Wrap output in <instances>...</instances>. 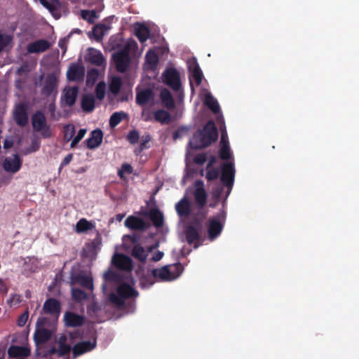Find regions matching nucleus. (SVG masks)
I'll return each mask as SVG.
<instances>
[{
	"label": "nucleus",
	"instance_id": "30",
	"mask_svg": "<svg viewBox=\"0 0 359 359\" xmlns=\"http://www.w3.org/2000/svg\"><path fill=\"white\" fill-rule=\"evenodd\" d=\"M135 34L140 43H144L149 37L150 30L144 24H137L135 27Z\"/></svg>",
	"mask_w": 359,
	"mask_h": 359
},
{
	"label": "nucleus",
	"instance_id": "31",
	"mask_svg": "<svg viewBox=\"0 0 359 359\" xmlns=\"http://www.w3.org/2000/svg\"><path fill=\"white\" fill-rule=\"evenodd\" d=\"M95 97L92 94H85L81 98V108L86 112H91L95 107Z\"/></svg>",
	"mask_w": 359,
	"mask_h": 359
},
{
	"label": "nucleus",
	"instance_id": "47",
	"mask_svg": "<svg viewBox=\"0 0 359 359\" xmlns=\"http://www.w3.org/2000/svg\"><path fill=\"white\" fill-rule=\"evenodd\" d=\"M99 77V71L97 69H91L87 73L86 83L88 85H93Z\"/></svg>",
	"mask_w": 359,
	"mask_h": 359
},
{
	"label": "nucleus",
	"instance_id": "33",
	"mask_svg": "<svg viewBox=\"0 0 359 359\" xmlns=\"http://www.w3.org/2000/svg\"><path fill=\"white\" fill-rule=\"evenodd\" d=\"M155 121L161 124H169L173 121L172 116L165 110L158 109L153 113Z\"/></svg>",
	"mask_w": 359,
	"mask_h": 359
},
{
	"label": "nucleus",
	"instance_id": "27",
	"mask_svg": "<svg viewBox=\"0 0 359 359\" xmlns=\"http://www.w3.org/2000/svg\"><path fill=\"white\" fill-rule=\"evenodd\" d=\"M153 95V91L150 88L137 90L136 103L140 106H144L152 99Z\"/></svg>",
	"mask_w": 359,
	"mask_h": 359
},
{
	"label": "nucleus",
	"instance_id": "45",
	"mask_svg": "<svg viewBox=\"0 0 359 359\" xmlns=\"http://www.w3.org/2000/svg\"><path fill=\"white\" fill-rule=\"evenodd\" d=\"M146 61L152 67H156L158 63V57L157 54L154 51L149 50L146 53Z\"/></svg>",
	"mask_w": 359,
	"mask_h": 359
},
{
	"label": "nucleus",
	"instance_id": "54",
	"mask_svg": "<svg viewBox=\"0 0 359 359\" xmlns=\"http://www.w3.org/2000/svg\"><path fill=\"white\" fill-rule=\"evenodd\" d=\"M29 318V311L26 310L23 313H22L18 318V325L20 327H23Z\"/></svg>",
	"mask_w": 359,
	"mask_h": 359
},
{
	"label": "nucleus",
	"instance_id": "43",
	"mask_svg": "<svg viewBox=\"0 0 359 359\" xmlns=\"http://www.w3.org/2000/svg\"><path fill=\"white\" fill-rule=\"evenodd\" d=\"M72 296L73 299L76 302H81L88 297L87 294L79 288H72Z\"/></svg>",
	"mask_w": 359,
	"mask_h": 359
},
{
	"label": "nucleus",
	"instance_id": "11",
	"mask_svg": "<svg viewBox=\"0 0 359 359\" xmlns=\"http://www.w3.org/2000/svg\"><path fill=\"white\" fill-rule=\"evenodd\" d=\"M124 224L131 230L141 231H144L151 226V224L146 222L143 219L133 215L128 216L125 220Z\"/></svg>",
	"mask_w": 359,
	"mask_h": 359
},
{
	"label": "nucleus",
	"instance_id": "26",
	"mask_svg": "<svg viewBox=\"0 0 359 359\" xmlns=\"http://www.w3.org/2000/svg\"><path fill=\"white\" fill-rule=\"evenodd\" d=\"M175 210L180 217H187L191 214V204L186 196L176 203Z\"/></svg>",
	"mask_w": 359,
	"mask_h": 359
},
{
	"label": "nucleus",
	"instance_id": "2",
	"mask_svg": "<svg viewBox=\"0 0 359 359\" xmlns=\"http://www.w3.org/2000/svg\"><path fill=\"white\" fill-rule=\"evenodd\" d=\"M226 212L222 209L216 215L210 217L205 223L207 229L208 238L215 241L222 233L225 224Z\"/></svg>",
	"mask_w": 359,
	"mask_h": 359
},
{
	"label": "nucleus",
	"instance_id": "24",
	"mask_svg": "<svg viewBox=\"0 0 359 359\" xmlns=\"http://www.w3.org/2000/svg\"><path fill=\"white\" fill-rule=\"evenodd\" d=\"M50 48V43L45 39H39L30 43L27 46V50L29 53H37L46 51Z\"/></svg>",
	"mask_w": 359,
	"mask_h": 359
},
{
	"label": "nucleus",
	"instance_id": "59",
	"mask_svg": "<svg viewBox=\"0 0 359 359\" xmlns=\"http://www.w3.org/2000/svg\"><path fill=\"white\" fill-rule=\"evenodd\" d=\"M142 116L144 121H150L152 120V116H154V115L149 111H146L143 110L142 112Z\"/></svg>",
	"mask_w": 359,
	"mask_h": 359
},
{
	"label": "nucleus",
	"instance_id": "25",
	"mask_svg": "<svg viewBox=\"0 0 359 359\" xmlns=\"http://www.w3.org/2000/svg\"><path fill=\"white\" fill-rule=\"evenodd\" d=\"M8 354L11 358L27 357L31 354L30 349L25 346L12 345L8 349Z\"/></svg>",
	"mask_w": 359,
	"mask_h": 359
},
{
	"label": "nucleus",
	"instance_id": "61",
	"mask_svg": "<svg viewBox=\"0 0 359 359\" xmlns=\"http://www.w3.org/2000/svg\"><path fill=\"white\" fill-rule=\"evenodd\" d=\"M55 109H56V107H55V102H52L51 103H50L48 104V110L51 114L52 117L55 116Z\"/></svg>",
	"mask_w": 359,
	"mask_h": 359
},
{
	"label": "nucleus",
	"instance_id": "34",
	"mask_svg": "<svg viewBox=\"0 0 359 359\" xmlns=\"http://www.w3.org/2000/svg\"><path fill=\"white\" fill-rule=\"evenodd\" d=\"M160 97L162 102L163 105L168 109H171L175 107V101L170 93V92L167 89H163L161 90L160 94Z\"/></svg>",
	"mask_w": 359,
	"mask_h": 359
},
{
	"label": "nucleus",
	"instance_id": "57",
	"mask_svg": "<svg viewBox=\"0 0 359 359\" xmlns=\"http://www.w3.org/2000/svg\"><path fill=\"white\" fill-rule=\"evenodd\" d=\"M207 160L206 155L205 154H200L194 157V162L198 165H203Z\"/></svg>",
	"mask_w": 359,
	"mask_h": 359
},
{
	"label": "nucleus",
	"instance_id": "41",
	"mask_svg": "<svg viewBox=\"0 0 359 359\" xmlns=\"http://www.w3.org/2000/svg\"><path fill=\"white\" fill-rule=\"evenodd\" d=\"M96 98L99 100H102L105 97L106 93V84L104 81H100L95 89Z\"/></svg>",
	"mask_w": 359,
	"mask_h": 359
},
{
	"label": "nucleus",
	"instance_id": "44",
	"mask_svg": "<svg viewBox=\"0 0 359 359\" xmlns=\"http://www.w3.org/2000/svg\"><path fill=\"white\" fill-rule=\"evenodd\" d=\"M168 266H169V268L170 269V272H171V276H172L171 278H172L173 280L178 278L181 275V273H182V271L184 270V267H183L182 264L180 262L172 264V265H168Z\"/></svg>",
	"mask_w": 359,
	"mask_h": 359
},
{
	"label": "nucleus",
	"instance_id": "13",
	"mask_svg": "<svg viewBox=\"0 0 359 359\" xmlns=\"http://www.w3.org/2000/svg\"><path fill=\"white\" fill-rule=\"evenodd\" d=\"M194 199L199 208H203L207 202V193L203 187V182L201 180H196L195 182V191L194 192Z\"/></svg>",
	"mask_w": 359,
	"mask_h": 359
},
{
	"label": "nucleus",
	"instance_id": "60",
	"mask_svg": "<svg viewBox=\"0 0 359 359\" xmlns=\"http://www.w3.org/2000/svg\"><path fill=\"white\" fill-rule=\"evenodd\" d=\"M163 257V252H161V251H157L156 252H155L153 255L151 260L154 262H158V261L161 260Z\"/></svg>",
	"mask_w": 359,
	"mask_h": 359
},
{
	"label": "nucleus",
	"instance_id": "29",
	"mask_svg": "<svg viewBox=\"0 0 359 359\" xmlns=\"http://www.w3.org/2000/svg\"><path fill=\"white\" fill-rule=\"evenodd\" d=\"M87 60L97 66H102L103 63H104L105 60L100 50H95L94 48H89V52L87 55Z\"/></svg>",
	"mask_w": 359,
	"mask_h": 359
},
{
	"label": "nucleus",
	"instance_id": "62",
	"mask_svg": "<svg viewBox=\"0 0 359 359\" xmlns=\"http://www.w3.org/2000/svg\"><path fill=\"white\" fill-rule=\"evenodd\" d=\"M28 72H29L28 66L27 65H22L18 69L17 74H22V73H27Z\"/></svg>",
	"mask_w": 359,
	"mask_h": 359
},
{
	"label": "nucleus",
	"instance_id": "16",
	"mask_svg": "<svg viewBox=\"0 0 359 359\" xmlns=\"http://www.w3.org/2000/svg\"><path fill=\"white\" fill-rule=\"evenodd\" d=\"M64 321L67 327H76L84 324L85 318L74 312L67 311L64 315Z\"/></svg>",
	"mask_w": 359,
	"mask_h": 359
},
{
	"label": "nucleus",
	"instance_id": "4",
	"mask_svg": "<svg viewBox=\"0 0 359 359\" xmlns=\"http://www.w3.org/2000/svg\"><path fill=\"white\" fill-rule=\"evenodd\" d=\"M130 49V43L127 42L120 50L113 53L112 59L117 72L125 73L128 70L131 62Z\"/></svg>",
	"mask_w": 359,
	"mask_h": 359
},
{
	"label": "nucleus",
	"instance_id": "48",
	"mask_svg": "<svg viewBox=\"0 0 359 359\" xmlns=\"http://www.w3.org/2000/svg\"><path fill=\"white\" fill-rule=\"evenodd\" d=\"M133 167L128 164V163H123L122 164L121 168L118 170V175L121 180H125V173H127L128 175L133 173Z\"/></svg>",
	"mask_w": 359,
	"mask_h": 359
},
{
	"label": "nucleus",
	"instance_id": "40",
	"mask_svg": "<svg viewBox=\"0 0 359 359\" xmlns=\"http://www.w3.org/2000/svg\"><path fill=\"white\" fill-rule=\"evenodd\" d=\"M76 281L83 287L92 290L93 289V279L87 276L79 275L76 278Z\"/></svg>",
	"mask_w": 359,
	"mask_h": 359
},
{
	"label": "nucleus",
	"instance_id": "9",
	"mask_svg": "<svg viewBox=\"0 0 359 359\" xmlns=\"http://www.w3.org/2000/svg\"><path fill=\"white\" fill-rule=\"evenodd\" d=\"M28 107L25 103L18 104L13 111V118L16 124L24 127L28 123Z\"/></svg>",
	"mask_w": 359,
	"mask_h": 359
},
{
	"label": "nucleus",
	"instance_id": "35",
	"mask_svg": "<svg viewBox=\"0 0 359 359\" xmlns=\"http://www.w3.org/2000/svg\"><path fill=\"white\" fill-rule=\"evenodd\" d=\"M132 256L138 259L140 262L144 263L147 260V254L144 248L138 244L133 248Z\"/></svg>",
	"mask_w": 359,
	"mask_h": 359
},
{
	"label": "nucleus",
	"instance_id": "7",
	"mask_svg": "<svg viewBox=\"0 0 359 359\" xmlns=\"http://www.w3.org/2000/svg\"><path fill=\"white\" fill-rule=\"evenodd\" d=\"M235 168L232 162H227L222 164L221 167V177L220 180L223 184L229 189L228 194H229L234 182L235 178Z\"/></svg>",
	"mask_w": 359,
	"mask_h": 359
},
{
	"label": "nucleus",
	"instance_id": "28",
	"mask_svg": "<svg viewBox=\"0 0 359 359\" xmlns=\"http://www.w3.org/2000/svg\"><path fill=\"white\" fill-rule=\"evenodd\" d=\"M153 278H158L161 280L170 281L172 280L170 269L166 265L160 269H154L151 271Z\"/></svg>",
	"mask_w": 359,
	"mask_h": 359
},
{
	"label": "nucleus",
	"instance_id": "50",
	"mask_svg": "<svg viewBox=\"0 0 359 359\" xmlns=\"http://www.w3.org/2000/svg\"><path fill=\"white\" fill-rule=\"evenodd\" d=\"M87 130L86 128H81L79 130L77 135L73 138L71 142L72 148L75 147L78 144V143L83 138Z\"/></svg>",
	"mask_w": 359,
	"mask_h": 359
},
{
	"label": "nucleus",
	"instance_id": "23",
	"mask_svg": "<svg viewBox=\"0 0 359 359\" xmlns=\"http://www.w3.org/2000/svg\"><path fill=\"white\" fill-rule=\"evenodd\" d=\"M41 3L50 11L55 18L58 19L60 18V8L62 5L59 0H50V1L41 0Z\"/></svg>",
	"mask_w": 359,
	"mask_h": 359
},
{
	"label": "nucleus",
	"instance_id": "1",
	"mask_svg": "<svg viewBox=\"0 0 359 359\" xmlns=\"http://www.w3.org/2000/svg\"><path fill=\"white\" fill-rule=\"evenodd\" d=\"M218 138L217 128L213 121H208L202 129L197 130L189 144L192 149H201L208 147Z\"/></svg>",
	"mask_w": 359,
	"mask_h": 359
},
{
	"label": "nucleus",
	"instance_id": "5",
	"mask_svg": "<svg viewBox=\"0 0 359 359\" xmlns=\"http://www.w3.org/2000/svg\"><path fill=\"white\" fill-rule=\"evenodd\" d=\"M32 125L34 131L41 132L44 137H48L50 135V126L47 124L46 118L41 110L35 111L32 117Z\"/></svg>",
	"mask_w": 359,
	"mask_h": 359
},
{
	"label": "nucleus",
	"instance_id": "63",
	"mask_svg": "<svg viewBox=\"0 0 359 359\" xmlns=\"http://www.w3.org/2000/svg\"><path fill=\"white\" fill-rule=\"evenodd\" d=\"M67 340V336L65 334H62L58 337L57 342L58 344H66Z\"/></svg>",
	"mask_w": 359,
	"mask_h": 359
},
{
	"label": "nucleus",
	"instance_id": "46",
	"mask_svg": "<svg viewBox=\"0 0 359 359\" xmlns=\"http://www.w3.org/2000/svg\"><path fill=\"white\" fill-rule=\"evenodd\" d=\"M219 155L220 158L222 160H229L231 158V154L228 142H226L224 143V144L222 145L219 149Z\"/></svg>",
	"mask_w": 359,
	"mask_h": 359
},
{
	"label": "nucleus",
	"instance_id": "21",
	"mask_svg": "<svg viewBox=\"0 0 359 359\" xmlns=\"http://www.w3.org/2000/svg\"><path fill=\"white\" fill-rule=\"evenodd\" d=\"M142 215L149 217L156 228L163 226L164 223L163 215L158 209L152 208L149 211L144 212Z\"/></svg>",
	"mask_w": 359,
	"mask_h": 359
},
{
	"label": "nucleus",
	"instance_id": "3",
	"mask_svg": "<svg viewBox=\"0 0 359 359\" xmlns=\"http://www.w3.org/2000/svg\"><path fill=\"white\" fill-rule=\"evenodd\" d=\"M117 294L111 292L109 294V300L118 307L125 305V300L138 296V292L126 283H121L116 289Z\"/></svg>",
	"mask_w": 359,
	"mask_h": 359
},
{
	"label": "nucleus",
	"instance_id": "12",
	"mask_svg": "<svg viewBox=\"0 0 359 359\" xmlns=\"http://www.w3.org/2000/svg\"><path fill=\"white\" fill-rule=\"evenodd\" d=\"M57 79L54 74L47 75L43 86L41 89V94L46 97H49L52 94L54 96L57 94Z\"/></svg>",
	"mask_w": 359,
	"mask_h": 359
},
{
	"label": "nucleus",
	"instance_id": "6",
	"mask_svg": "<svg viewBox=\"0 0 359 359\" xmlns=\"http://www.w3.org/2000/svg\"><path fill=\"white\" fill-rule=\"evenodd\" d=\"M49 320L46 317H40L36 321V327H41L36 330L34 333V341L37 344H43L49 341L53 335L51 330L43 328L48 325Z\"/></svg>",
	"mask_w": 359,
	"mask_h": 359
},
{
	"label": "nucleus",
	"instance_id": "64",
	"mask_svg": "<svg viewBox=\"0 0 359 359\" xmlns=\"http://www.w3.org/2000/svg\"><path fill=\"white\" fill-rule=\"evenodd\" d=\"M217 162V158L215 156H211L209 158L208 163L207 165V169L211 168Z\"/></svg>",
	"mask_w": 359,
	"mask_h": 359
},
{
	"label": "nucleus",
	"instance_id": "58",
	"mask_svg": "<svg viewBox=\"0 0 359 359\" xmlns=\"http://www.w3.org/2000/svg\"><path fill=\"white\" fill-rule=\"evenodd\" d=\"M73 155L72 154H67L64 159L62 160V163H60V168H62L66 165H67L72 160Z\"/></svg>",
	"mask_w": 359,
	"mask_h": 359
},
{
	"label": "nucleus",
	"instance_id": "56",
	"mask_svg": "<svg viewBox=\"0 0 359 359\" xmlns=\"http://www.w3.org/2000/svg\"><path fill=\"white\" fill-rule=\"evenodd\" d=\"M22 302L21 296L18 294H13L8 300V303L11 305H18Z\"/></svg>",
	"mask_w": 359,
	"mask_h": 359
},
{
	"label": "nucleus",
	"instance_id": "42",
	"mask_svg": "<svg viewBox=\"0 0 359 359\" xmlns=\"http://www.w3.org/2000/svg\"><path fill=\"white\" fill-rule=\"evenodd\" d=\"M81 15L83 20L90 23H93L95 20L97 18V12L94 10H82Z\"/></svg>",
	"mask_w": 359,
	"mask_h": 359
},
{
	"label": "nucleus",
	"instance_id": "22",
	"mask_svg": "<svg viewBox=\"0 0 359 359\" xmlns=\"http://www.w3.org/2000/svg\"><path fill=\"white\" fill-rule=\"evenodd\" d=\"M84 76L83 67L77 64L72 65L67 72V77L69 81H78L83 79Z\"/></svg>",
	"mask_w": 359,
	"mask_h": 359
},
{
	"label": "nucleus",
	"instance_id": "53",
	"mask_svg": "<svg viewBox=\"0 0 359 359\" xmlns=\"http://www.w3.org/2000/svg\"><path fill=\"white\" fill-rule=\"evenodd\" d=\"M58 357H62L69 354L72 347L69 344H58Z\"/></svg>",
	"mask_w": 359,
	"mask_h": 359
},
{
	"label": "nucleus",
	"instance_id": "55",
	"mask_svg": "<svg viewBox=\"0 0 359 359\" xmlns=\"http://www.w3.org/2000/svg\"><path fill=\"white\" fill-rule=\"evenodd\" d=\"M116 278L117 274L115 272L110 270L107 271L104 274V278L105 280L114 281L116 279Z\"/></svg>",
	"mask_w": 359,
	"mask_h": 359
},
{
	"label": "nucleus",
	"instance_id": "18",
	"mask_svg": "<svg viewBox=\"0 0 359 359\" xmlns=\"http://www.w3.org/2000/svg\"><path fill=\"white\" fill-rule=\"evenodd\" d=\"M22 161L18 154L13 155V158H6L4 161L3 168L7 172L12 173L17 172L21 168Z\"/></svg>",
	"mask_w": 359,
	"mask_h": 359
},
{
	"label": "nucleus",
	"instance_id": "10",
	"mask_svg": "<svg viewBox=\"0 0 359 359\" xmlns=\"http://www.w3.org/2000/svg\"><path fill=\"white\" fill-rule=\"evenodd\" d=\"M114 265L119 270L130 272L133 269V260L124 254H116L112 258Z\"/></svg>",
	"mask_w": 359,
	"mask_h": 359
},
{
	"label": "nucleus",
	"instance_id": "38",
	"mask_svg": "<svg viewBox=\"0 0 359 359\" xmlns=\"http://www.w3.org/2000/svg\"><path fill=\"white\" fill-rule=\"evenodd\" d=\"M122 86V81L120 77L115 76L113 77L109 84V91L116 95L119 93L121 88Z\"/></svg>",
	"mask_w": 359,
	"mask_h": 359
},
{
	"label": "nucleus",
	"instance_id": "49",
	"mask_svg": "<svg viewBox=\"0 0 359 359\" xmlns=\"http://www.w3.org/2000/svg\"><path fill=\"white\" fill-rule=\"evenodd\" d=\"M219 176V170L218 168H212L207 169L205 178L208 181L211 182L217 180Z\"/></svg>",
	"mask_w": 359,
	"mask_h": 359
},
{
	"label": "nucleus",
	"instance_id": "14",
	"mask_svg": "<svg viewBox=\"0 0 359 359\" xmlns=\"http://www.w3.org/2000/svg\"><path fill=\"white\" fill-rule=\"evenodd\" d=\"M97 345L96 339L93 341H83L76 344L73 348L72 353L74 357H78L86 353L93 351Z\"/></svg>",
	"mask_w": 359,
	"mask_h": 359
},
{
	"label": "nucleus",
	"instance_id": "20",
	"mask_svg": "<svg viewBox=\"0 0 359 359\" xmlns=\"http://www.w3.org/2000/svg\"><path fill=\"white\" fill-rule=\"evenodd\" d=\"M187 242L191 245L194 244V248H197L199 247L200 243L198 241L201 239V236L197 228L193 225H189L187 226L185 231Z\"/></svg>",
	"mask_w": 359,
	"mask_h": 359
},
{
	"label": "nucleus",
	"instance_id": "15",
	"mask_svg": "<svg viewBox=\"0 0 359 359\" xmlns=\"http://www.w3.org/2000/svg\"><path fill=\"white\" fill-rule=\"evenodd\" d=\"M79 94V87L72 86L64 90L63 95L61 97V102L67 107H72L77 99Z\"/></svg>",
	"mask_w": 359,
	"mask_h": 359
},
{
	"label": "nucleus",
	"instance_id": "32",
	"mask_svg": "<svg viewBox=\"0 0 359 359\" xmlns=\"http://www.w3.org/2000/svg\"><path fill=\"white\" fill-rule=\"evenodd\" d=\"M189 69L196 86H200L202 83L203 75L197 62L191 63L189 66Z\"/></svg>",
	"mask_w": 359,
	"mask_h": 359
},
{
	"label": "nucleus",
	"instance_id": "19",
	"mask_svg": "<svg viewBox=\"0 0 359 359\" xmlns=\"http://www.w3.org/2000/svg\"><path fill=\"white\" fill-rule=\"evenodd\" d=\"M102 140L103 133L102 130L95 129L90 133V137L86 140L85 142L88 149H94L101 144Z\"/></svg>",
	"mask_w": 359,
	"mask_h": 359
},
{
	"label": "nucleus",
	"instance_id": "17",
	"mask_svg": "<svg viewBox=\"0 0 359 359\" xmlns=\"http://www.w3.org/2000/svg\"><path fill=\"white\" fill-rule=\"evenodd\" d=\"M60 303L59 301L54 298L48 299L43 304V312L45 313L50 314L57 318L60 313Z\"/></svg>",
	"mask_w": 359,
	"mask_h": 359
},
{
	"label": "nucleus",
	"instance_id": "51",
	"mask_svg": "<svg viewBox=\"0 0 359 359\" xmlns=\"http://www.w3.org/2000/svg\"><path fill=\"white\" fill-rule=\"evenodd\" d=\"M75 134V129L73 125H67L65 127L64 139L66 141L71 140Z\"/></svg>",
	"mask_w": 359,
	"mask_h": 359
},
{
	"label": "nucleus",
	"instance_id": "39",
	"mask_svg": "<svg viewBox=\"0 0 359 359\" xmlns=\"http://www.w3.org/2000/svg\"><path fill=\"white\" fill-rule=\"evenodd\" d=\"M205 105L215 114L219 111L220 107L217 100L213 97L211 95L205 96Z\"/></svg>",
	"mask_w": 359,
	"mask_h": 359
},
{
	"label": "nucleus",
	"instance_id": "36",
	"mask_svg": "<svg viewBox=\"0 0 359 359\" xmlns=\"http://www.w3.org/2000/svg\"><path fill=\"white\" fill-rule=\"evenodd\" d=\"M95 226L89 221L85 218H82L79 220L76 225V231L79 233H84L87 231L91 230Z\"/></svg>",
	"mask_w": 359,
	"mask_h": 359
},
{
	"label": "nucleus",
	"instance_id": "37",
	"mask_svg": "<svg viewBox=\"0 0 359 359\" xmlns=\"http://www.w3.org/2000/svg\"><path fill=\"white\" fill-rule=\"evenodd\" d=\"M128 118V114L124 111H116L112 114L109 118V126L114 128L118 126L123 119Z\"/></svg>",
	"mask_w": 359,
	"mask_h": 359
},
{
	"label": "nucleus",
	"instance_id": "8",
	"mask_svg": "<svg viewBox=\"0 0 359 359\" xmlns=\"http://www.w3.org/2000/svg\"><path fill=\"white\" fill-rule=\"evenodd\" d=\"M164 82L172 90L177 91L181 88L180 74L175 68H168L163 73Z\"/></svg>",
	"mask_w": 359,
	"mask_h": 359
},
{
	"label": "nucleus",
	"instance_id": "52",
	"mask_svg": "<svg viewBox=\"0 0 359 359\" xmlns=\"http://www.w3.org/2000/svg\"><path fill=\"white\" fill-rule=\"evenodd\" d=\"M139 138L140 135L136 130H133L130 131L127 135L128 141L132 144H135L136 143H137Z\"/></svg>",
	"mask_w": 359,
	"mask_h": 359
}]
</instances>
